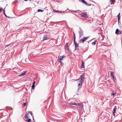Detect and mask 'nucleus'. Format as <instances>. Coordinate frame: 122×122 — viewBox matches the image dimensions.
<instances>
[{
  "instance_id": "obj_1",
  "label": "nucleus",
  "mask_w": 122,
  "mask_h": 122,
  "mask_svg": "<svg viewBox=\"0 0 122 122\" xmlns=\"http://www.w3.org/2000/svg\"><path fill=\"white\" fill-rule=\"evenodd\" d=\"M69 104L71 105H74L77 106H79L80 107V108L81 109H82V108H83V104L81 103H74L71 104Z\"/></svg>"
},
{
  "instance_id": "obj_2",
  "label": "nucleus",
  "mask_w": 122,
  "mask_h": 122,
  "mask_svg": "<svg viewBox=\"0 0 122 122\" xmlns=\"http://www.w3.org/2000/svg\"><path fill=\"white\" fill-rule=\"evenodd\" d=\"M85 73H83L82 75H81L80 76L81 78V80H80V82L81 83H82L84 82L85 79Z\"/></svg>"
},
{
  "instance_id": "obj_3",
  "label": "nucleus",
  "mask_w": 122,
  "mask_h": 122,
  "mask_svg": "<svg viewBox=\"0 0 122 122\" xmlns=\"http://www.w3.org/2000/svg\"><path fill=\"white\" fill-rule=\"evenodd\" d=\"M89 36H87L86 37H85L82 39H81L80 40V41L81 42H82V43H83L84 42L89 38Z\"/></svg>"
},
{
  "instance_id": "obj_4",
  "label": "nucleus",
  "mask_w": 122,
  "mask_h": 122,
  "mask_svg": "<svg viewBox=\"0 0 122 122\" xmlns=\"http://www.w3.org/2000/svg\"><path fill=\"white\" fill-rule=\"evenodd\" d=\"M65 56L64 55L63 56H58V59L59 60V62L60 63H61V61L63 60V59L64 58Z\"/></svg>"
},
{
  "instance_id": "obj_5",
  "label": "nucleus",
  "mask_w": 122,
  "mask_h": 122,
  "mask_svg": "<svg viewBox=\"0 0 122 122\" xmlns=\"http://www.w3.org/2000/svg\"><path fill=\"white\" fill-rule=\"evenodd\" d=\"M80 15L82 17L84 18H86L87 17V14L86 12L81 13L80 14Z\"/></svg>"
},
{
  "instance_id": "obj_6",
  "label": "nucleus",
  "mask_w": 122,
  "mask_h": 122,
  "mask_svg": "<svg viewBox=\"0 0 122 122\" xmlns=\"http://www.w3.org/2000/svg\"><path fill=\"white\" fill-rule=\"evenodd\" d=\"M115 33L116 34L118 35L119 34H122V32L118 29H117L115 31Z\"/></svg>"
},
{
  "instance_id": "obj_7",
  "label": "nucleus",
  "mask_w": 122,
  "mask_h": 122,
  "mask_svg": "<svg viewBox=\"0 0 122 122\" xmlns=\"http://www.w3.org/2000/svg\"><path fill=\"white\" fill-rule=\"evenodd\" d=\"M79 34L80 35V37L81 38L82 36L83 35V31L81 30H80L79 32Z\"/></svg>"
},
{
  "instance_id": "obj_8",
  "label": "nucleus",
  "mask_w": 122,
  "mask_h": 122,
  "mask_svg": "<svg viewBox=\"0 0 122 122\" xmlns=\"http://www.w3.org/2000/svg\"><path fill=\"white\" fill-rule=\"evenodd\" d=\"M35 82L34 81L33 83V84L32 86V89H33L35 87Z\"/></svg>"
},
{
  "instance_id": "obj_9",
  "label": "nucleus",
  "mask_w": 122,
  "mask_h": 122,
  "mask_svg": "<svg viewBox=\"0 0 122 122\" xmlns=\"http://www.w3.org/2000/svg\"><path fill=\"white\" fill-rule=\"evenodd\" d=\"M48 39L47 36L46 35H45L43 37V41L46 40Z\"/></svg>"
},
{
  "instance_id": "obj_10",
  "label": "nucleus",
  "mask_w": 122,
  "mask_h": 122,
  "mask_svg": "<svg viewBox=\"0 0 122 122\" xmlns=\"http://www.w3.org/2000/svg\"><path fill=\"white\" fill-rule=\"evenodd\" d=\"M65 49L68 51L69 50V48L68 45V43H67L65 46Z\"/></svg>"
},
{
  "instance_id": "obj_11",
  "label": "nucleus",
  "mask_w": 122,
  "mask_h": 122,
  "mask_svg": "<svg viewBox=\"0 0 122 122\" xmlns=\"http://www.w3.org/2000/svg\"><path fill=\"white\" fill-rule=\"evenodd\" d=\"M117 107L116 106H115L113 110V114H114V113L116 112V111L117 109Z\"/></svg>"
},
{
  "instance_id": "obj_12",
  "label": "nucleus",
  "mask_w": 122,
  "mask_h": 122,
  "mask_svg": "<svg viewBox=\"0 0 122 122\" xmlns=\"http://www.w3.org/2000/svg\"><path fill=\"white\" fill-rule=\"evenodd\" d=\"M82 61V65L81 66V67L82 68H84V63L82 61Z\"/></svg>"
},
{
  "instance_id": "obj_13",
  "label": "nucleus",
  "mask_w": 122,
  "mask_h": 122,
  "mask_svg": "<svg viewBox=\"0 0 122 122\" xmlns=\"http://www.w3.org/2000/svg\"><path fill=\"white\" fill-rule=\"evenodd\" d=\"M74 43L76 48L78 46V44L76 43V42H74Z\"/></svg>"
},
{
  "instance_id": "obj_14",
  "label": "nucleus",
  "mask_w": 122,
  "mask_h": 122,
  "mask_svg": "<svg viewBox=\"0 0 122 122\" xmlns=\"http://www.w3.org/2000/svg\"><path fill=\"white\" fill-rule=\"evenodd\" d=\"M111 76L112 77H113L114 76V73L113 72H111Z\"/></svg>"
},
{
  "instance_id": "obj_15",
  "label": "nucleus",
  "mask_w": 122,
  "mask_h": 122,
  "mask_svg": "<svg viewBox=\"0 0 122 122\" xmlns=\"http://www.w3.org/2000/svg\"><path fill=\"white\" fill-rule=\"evenodd\" d=\"M26 71L24 73L21 74L19 75L20 76H23L26 73Z\"/></svg>"
},
{
  "instance_id": "obj_16",
  "label": "nucleus",
  "mask_w": 122,
  "mask_h": 122,
  "mask_svg": "<svg viewBox=\"0 0 122 122\" xmlns=\"http://www.w3.org/2000/svg\"><path fill=\"white\" fill-rule=\"evenodd\" d=\"M120 13H119L117 15V17L118 19V21L119 22V20L120 19Z\"/></svg>"
},
{
  "instance_id": "obj_17",
  "label": "nucleus",
  "mask_w": 122,
  "mask_h": 122,
  "mask_svg": "<svg viewBox=\"0 0 122 122\" xmlns=\"http://www.w3.org/2000/svg\"><path fill=\"white\" fill-rule=\"evenodd\" d=\"M29 114H26L25 116V119H28Z\"/></svg>"
},
{
  "instance_id": "obj_18",
  "label": "nucleus",
  "mask_w": 122,
  "mask_h": 122,
  "mask_svg": "<svg viewBox=\"0 0 122 122\" xmlns=\"http://www.w3.org/2000/svg\"><path fill=\"white\" fill-rule=\"evenodd\" d=\"M81 1L83 3H84L86 5H88L87 3L84 0H81Z\"/></svg>"
},
{
  "instance_id": "obj_19",
  "label": "nucleus",
  "mask_w": 122,
  "mask_h": 122,
  "mask_svg": "<svg viewBox=\"0 0 122 122\" xmlns=\"http://www.w3.org/2000/svg\"><path fill=\"white\" fill-rule=\"evenodd\" d=\"M97 41H95L94 42H92V44L93 45H95L96 44Z\"/></svg>"
},
{
  "instance_id": "obj_20",
  "label": "nucleus",
  "mask_w": 122,
  "mask_h": 122,
  "mask_svg": "<svg viewBox=\"0 0 122 122\" xmlns=\"http://www.w3.org/2000/svg\"><path fill=\"white\" fill-rule=\"evenodd\" d=\"M26 121L27 122H30L31 121V120L30 119H29L26 120Z\"/></svg>"
},
{
  "instance_id": "obj_21",
  "label": "nucleus",
  "mask_w": 122,
  "mask_h": 122,
  "mask_svg": "<svg viewBox=\"0 0 122 122\" xmlns=\"http://www.w3.org/2000/svg\"><path fill=\"white\" fill-rule=\"evenodd\" d=\"M44 11V10H41L40 9H38V12H43Z\"/></svg>"
},
{
  "instance_id": "obj_22",
  "label": "nucleus",
  "mask_w": 122,
  "mask_h": 122,
  "mask_svg": "<svg viewBox=\"0 0 122 122\" xmlns=\"http://www.w3.org/2000/svg\"><path fill=\"white\" fill-rule=\"evenodd\" d=\"M75 40H76L75 36H74L73 37V41H74V42H76Z\"/></svg>"
},
{
  "instance_id": "obj_23",
  "label": "nucleus",
  "mask_w": 122,
  "mask_h": 122,
  "mask_svg": "<svg viewBox=\"0 0 122 122\" xmlns=\"http://www.w3.org/2000/svg\"><path fill=\"white\" fill-rule=\"evenodd\" d=\"M112 78L113 79V80L115 81L116 80V79L115 78V77L114 76H113V77H112Z\"/></svg>"
},
{
  "instance_id": "obj_24",
  "label": "nucleus",
  "mask_w": 122,
  "mask_h": 122,
  "mask_svg": "<svg viewBox=\"0 0 122 122\" xmlns=\"http://www.w3.org/2000/svg\"><path fill=\"white\" fill-rule=\"evenodd\" d=\"M115 93L113 92L112 93V95H113V97H114L115 96Z\"/></svg>"
},
{
  "instance_id": "obj_25",
  "label": "nucleus",
  "mask_w": 122,
  "mask_h": 122,
  "mask_svg": "<svg viewBox=\"0 0 122 122\" xmlns=\"http://www.w3.org/2000/svg\"><path fill=\"white\" fill-rule=\"evenodd\" d=\"M5 10H4H4H3V12H4V14L5 15V16H6V17L8 18V17H7V16L5 15Z\"/></svg>"
},
{
  "instance_id": "obj_26",
  "label": "nucleus",
  "mask_w": 122,
  "mask_h": 122,
  "mask_svg": "<svg viewBox=\"0 0 122 122\" xmlns=\"http://www.w3.org/2000/svg\"><path fill=\"white\" fill-rule=\"evenodd\" d=\"M81 84V85L82 83L81 84V82H80V83H79L78 85V86H80Z\"/></svg>"
},
{
  "instance_id": "obj_27",
  "label": "nucleus",
  "mask_w": 122,
  "mask_h": 122,
  "mask_svg": "<svg viewBox=\"0 0 122 122\" xmlns=\"http://www.w3.org/2000/svg\"><path fill=\"white\" fill-rule=\"evenodd\" d=\"M26 105V103H25L23 104V107H25Z\"/></svg>"
},
{
  "instance_id": "obj_28",
  "label": "nucleus",
  "mask_w": 122,
  "mask_h": 122,
  "mask_svg": "<svg viewBox=\"0 0 122 122\" xmlns=\"http://www.w3.org/2000/svg\"><path fill=\"white\" fill-rule=\"evenodd\" d=\"M115 0H110V1L112 2H113Z\"/></svg>"
},
{
  "instance_id": "obj_29",
  "label": "nucleus",
  "mask_w": 122,
  "mask_h": 122,
  "mask_svg": "<svg viewBox=\"0 0 122 122\" xmlns=\"http://www.w3.org/2000/svg\"><path fill=\"white\" fill-rule=\"evenodd\" d=\"M10 45V44H9V45H6V46H5V47H7L9 46Z\"/></svg>"
},
{
  "instance_id": "obj_30",
  "label": "nucleus",
  "mask_w": 122,
  "mask_h": 122,
  "mask_svg": "<svg viewBox=\"0 0 122 122\" xmlns=\"http://www.w3.org/2000/svg\"><path fill=\"white\" fill-rule=\"evenodd\" d=\"M2 9H0V11L2 10Z\"/></svg>"
},
{
  "instance_id": "obj_31",
  "label": "nucleus",
  "mask_w": 122,
  "mask_h": 122,
  "mask_svg": "<svg viewBox=\"0 0 122 122\" xmlns=\"http://www.w3.org/2000/svg\"><path fill=\"white\" fill-rule=\"evenodd\" d=\"M73 34H74V36H75V34L74 32H73Z\"/></svg>"
},
{
  "instance_id": "obj_32",
  "label": "nucleus",
  "mask_w": 122,
  "mask_h": 122,
  "mask_svg": "<svg viewBox=\"0 0 122 122\" xmlns=\"http://www.w3.org/2000/svg\"><path fill=\"white\" fill-rule=\"evenodd\" d=\"M25 1H27L28 0H24Z\"/></svg>"
},
{
  "instance_id": "obj_33",
  "label": "nucleus",
  "mask_w": 122,
  "mask_h": 122,
  "mask_svg": "<svg viewBox=\"0 0 122 122\" xmlns=\"http://www.w3.org/2000/svg\"><path fill=\"white\" fill-rule=\"evenodd\" d=\"M16 68H14V69H15Z\"/></svg>"
},
{
  "instance_id": "obj_34",
  "label": "nucleus",
  "mask_w": 122,
  "mask_h": 122,
  "mask_svg": "<svg viewBox=\"0 0 122 122\" xmlns=\"http://www.w3.org/2000/svg\"><path fill=\"white\" fill-rule=\"evenodd\" d=\"M18 71H20V70H19Z\"/></svg>"
},
{
  "instance_id": "obj_35",
  "label": "nucleus",
  "mask_w": 122,
  "mask_h": 122,
  "mask_svg": "<svg viewBox=\"0 0 122 122\" xmlns=\"http://www.w3.org/2000/svg\"><path fill=\"white\" fill-rule=\"evenodd\" d=\"M15 72H16V73H17V71H15Z\"/></svg>"
}]
</instances>
